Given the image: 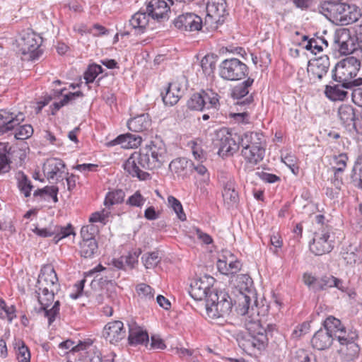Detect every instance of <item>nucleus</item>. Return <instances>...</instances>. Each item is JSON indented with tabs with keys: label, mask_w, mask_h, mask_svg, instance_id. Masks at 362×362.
<instances>
[{
	"label": "nucleus",
	"mask_w": 362,
	"mask_h": 362,
	"mask_svg": "<svg viewBox=\"0 0 362 362\" xmlns=\"http://www.w3.org/2000/svg\"><path fill=\"white\" fill-rule=\"evenodd\" d=\"M168 160L165 144L156 138L149 144L133 153L123 164L124 169L132 177L140 180H148L151 175L144 171L160 168Z\"/></svg>",
	"instance_id": "f257e3e1"
},
{
	"label": "nucleus",
	"mask_w": 362,
	"mask_h": 362,
	"mask_svg": "<svg viewBox=\"0 0 362 362\" xmlns=\"http://www.w3.org/2000/svg\"><path fill=\"white\" fill-rule=\"evenodd\" d=\"M319 12L336 24L349 25L358 21L359 12L354 6L348 4L324 1L319 6Z\"/></svg>",
	"instance_id": "f03ea898"
},
{
	"label": "nucleus",
	"mask_w": 362,
	"mask_h": 362,
	"mask_svg": "<svg viewBox=\"0 0 362 362\" xmlns=\"http://www.w3.org/2000/svg\"><path fill=\"white\" fill-rule=\"evenodd\" d=\"M361 67V61L354 57H346L336 65L332 71V79L346 88L362 85V78H355Z\"/></svg>",
	"instance_id": "7ed1b4c3"
},
{
	"label": "nucleus",
	"mask_w": 362,
	"mask_h": 362,
	"mask_svg": "<svg viewBox=\"0 0 362 362\" xmlns=\"http://www.w3.org/2000/svg\"><path fill=\"white\" fill-rule=\"evenodd\" d=\"M205 302L206 317L217 322L228 316L232 310L231 298L223 291L209 293Z\"/></svg>",
	"instance_id": "20e7f679"
},
{
	"label": "nucleus",
	"mask_w": 362,
	"mask_h": 362,
	"mask_svg": "<svg viewBox=\"0 0 362 362\" xmlns=\"http://www.w3.org/2000/svg\"><path fill=\"white\" fill-rule=\"evenodd\" d=\"M55 291L56 288H42L39 289L37 288L36 290L37 300L41 305L38 309L37 313H43L44 316L48 320L49 325L52 324L59 313V308L61 305L59 300H56L54 303L53 306L50 309H48L54 302Z\"/></svg>",
	"instance_id": "39448f33"
},
{
	"label": "nucleus",
	"mask_w": 362,
	"mask_h": 362,
	"mask_svg": "<svg viewBox=\"0 0 362 362\" xmlns=\"http://www.w3.org/2000/svg\"><path fill=\"white\" fill-rule=\"evenodd\" d=\"M220 76L228 81H238L247 76V66L238 58L232 57L223 60L219 65Z\"/></svg>",
	"instance_id": "423d86ee"
},
{
	"label": "nucleus",
	"mask_w": 362,
	"mask_h": 362,
	"mask_svg": "<svg viewBox=\"0 0 362 362\" xmlns=\"http://www.w3.org/2000/svg\"><path fill=\"white\" fill-rule=\"evenodd\" d=\"M41 38L33 32H23L17 40L18 52L28 60H35L39 57V47Z\"/></svg>",
	"instance_id": "0eeeda50"
},
{
	"label": "nucleus",
	"mask_w": 362,
	"mask_h": 362,
	"mask_svg": "<svg viewBox=\"0 0 362 362\" xmlns=\"http://www.w3.org/2000/svg\"><path fill=\"white\" fill-rule=\"evenodd\" d=\"M215 145L218 146V154L228 156L236 153L239 148L240 134L221 130L216 135Z\"/></svg>",
	"instance_id": "6e6552de"
},
{
	"label": "nucleus",
	"mask_w": 362,
	"mask_h": 362,
	"mask_svg": "<svg viewBox=\"0 0 362 362\" xmlns=\"http://www.w3.org/2000/svg\"><path fill=\"white\" fill-rule=\"evenodd\" d=\"M214 282V278L209 275L195 279L190 284L189 293L196 300H206L209 293L216 292L212 288Z\"/></svg>",
	"instance_id": "1a4fd4ad"
},
{
	"label": "nucleus",
	"mask_w": 362,
	"mask_h": 362,
	"mask_svg": "<svg viewBox=\"0 0 362 362\" xmlns=\"http://www.w3.org/2000/svg\"><path fill=\"white\" fill-rule=\"evenodd\" d=\"M334 46L335 49L344 55L349 54L358 48L356 37H352L350 30L346 28H341L335 32Z\"/></svg>",
	"instance_id": "9d476101"
},
{
	"label": "nucleus",
	"mask_w": 362,
	"mask_h": 362,
	"mask_svg": "<svg viewBox=\"0 0 362 362\" xmlns=\"http://www.w3.org/2000/svg\"><path fill=\"white\" fill-rule=\"evenodd\" d=\"M330 229L327 226L321 231L315 232L313 242L310 244V251L315 255H322L330 252L333 248V241L329 240Z\"/></svg>",
	"instance_id": "9b49d317"
},
{
	"label": "nucleus",
	"mask_w": 362,
	"mask_h": 362,
	"mask_svg": "<svg viewBox=\"0 0 362 362\" xmlns=\"http://www.w3.org/2000/svg\"><path fill=\"white\" fill-rule=\"evenodd\" d=\"M330 66L329 58L327 55L310 60L308 63L307 72L312 83L320 81L328 72Z\"/></svg>",
	"instance_id": "f8f14e48"
},
{
	"label": "nucleus",
	"mask_w": 362,
	"mask_h": 362,
	"mask_svg": "<svg viewBox=\"0 0 362 362\" xmlns=\"http://www.w3.org/2000/svg\"><path fill=\"white\" fill-rule=\"evenodd\" d=\"M25 115L18 112H10L0 110V134H4L15 129L25 120Z\"/></svg>",
	"instance_id": "ddd939ff"
},
{
	"label": "nucleus",
	"mask_w": 362,
	"mask_h": 362,
	"mask_svg": "<svg viewBox=\"0 0 362 362\" xmlns=\"http://www.w3.org/2000/svg\"><path fill=\"white\" fill-rule=\"evenodd\" d=\"M174 25L183 31H198L202 28V18L193 13H186L180 15L173 21Z\"/></svg>",
	"instance_id": "4468645a"
},
{
	"label": "nucleus",
	"mask_w": 362,
	"mask_h": 362,
	"mask_svg": "<svg viewBox=\"0 0 362 362\" xmlns=\"http://www.w3.org/2000/svg\"><path fill=\"white\" fill-rule=\"evenodd\" d=\"M58 277L54 269V267L51 264L44 265L39 274L36 288H56V292L59 290L60 285L58 283Z\"/></svg>",
	"instance_id": "2eb2a0df"
},
{
	"label": "nucleus",
	"mask_w": 362,
	"mask_h": 362,
	"mask_svg": "<svg viewBox=\"0 0 362 362\" xmlns=\"http://www.w3.org/2000/svg\"><path fill=\"white\" fill-rule=\"evenodd\" d=\"M254 79L247 78V80L235 86L232 90V97L237 99L236 104L240 106H250L252 104L254 99L252 95L249 94V89L251 88Z\"/></svg>",
	"instance_id": "dca6fc26"
},
{
	"label": "nucleus",
	"mask_w": 362,
	"mask_h": 362,
	"mask_svg": "<svg viewBox=\"0 0 362 362\" xmlns=\"http://www.w3.org/2000/svg\"><path fill=\"white\" fill-rule=\"evenodd\" d=\"M123 322L119 320L108 322L104 327L103 336L110 344H116L125 337Z\"/></svg>",
	"instance_id": "f3484780"
},
{
	"label": "nucleus",
	"mask_w": 362,
	"mask_h": 362,
	"mask_svg": "<svg viewBox=\"0 0 362 362\" xmlns=\"http://www.w3.org/2000/svg\"><path fill=\"white\" fill-rule=\"evenodd\" d=\"M169 10L168 4L164 0H150L146 5V12L148 16L158 21L168 18Z\"/></svg>",
	"instance_id": "a211bd4d"
},
{
	"label": "nucleus",
	"mask_w": 362,
	"mask_h": 362,
	"mask_svg": "<svg viewBox=\"0 0 362 362\" xmlns=\"http://www.w3.org/2000/svg\"><path fill=\"white\" fill-rule=\"evenodd\" d=\"M239 144L240 147H242V149H254L264 147L263 135L261 133L255 132H246L240 134Z\"/></svg>",
	"instance_id": "6ab92c4d"
},
{
	"label": "nucleus",
	"mask_w": 362,
	"mask_h": 362,
	"mask_svg": "<svg viewBox=\"0 0 362 362\" xmlns=\"http://www.w3.org/2000/svg\"><path fill=\"white\" fill-rule=\"evenodd\" d=\"M238 345L245 351H251L255 349L261 350L266 345L265 337L260 335L259 339H256L249 332L248 333L240 337L238 339Z\"/></svg>",
	"instance_id": "aec40b11"
},
{
	"label": "nucleus",
	"mask_w": 362,
	"mask_h": 362,
	"mask_svg": "<svg viewBox=\"0 0 362 362\" xmlns=\"http://www.w3.org/2000/svg\"><path fill=\"white\" fill-rule=\"evenodd\" d=\"M334 339L323 327L317 330L311 339V345L313 349L323 351L328 349L332 344Z\"/></svg>",
	"instance_id": "412c9836"
},
{
	"label": "nucleus",
	"mask_w": 362,
	"mask_h": 362,
	"mask_svg": "<svg viewBox=\"0 0 362 362\" xmlns=\"http://www.w3.org/2000/svg\"><path fill=\"white\" fill-rule=\"evenodd\" d=\"M358 338V334L356 331L347 332L346 328L341 330L339 334H337L335 339L338 340L341 345H345L352 350V356H355L359 351L358 346L354 342Z\"/></svg>",
	"instance_id": "4be33fe9"
},
{
	"label": "nucleus",
	"mask_w": 362,
	"mask_h": 362,
	"mask_svg": "<svg viewBox=\"0 0 362 362\" xmlns=\"http://www.w3.org/2000/svg\"><path fill=\"white\" fill-rule=\"evenodd\" d=\"M141 140L140 136L128 133L118 136L115 139L110 141L107 145L112 146L120 144L123 148H134L141 144Z\"/></svg>",
	"instance_id": "5701e85b"
},
{
	"label": "nucleus",
	"mask_w": 362,
	"mask_h": 362,
	"mask_svg": "<svg viewBox=\"0 0 362 362\" xmlns=\"http://www.w3.org/2000/svg\"><path fill=\"white\" fill-rule=\"evenodd\" d=\"M151 125V120L148 114H141L130 119L127 122L129 129L134 132L148 130Z\"/></svg>",
	"instance_id": "b1692460"
},
{
	"label": "nucleus",
	"mask_w": 362,
	"mask_h": 362,
	"mask_svg": "<svg viewBox=\"0 0 362 362\" xmlns=\"http://www.w3.org/2000/svg\"><path fill=\"white\" fill-rule=\"evenodd\" d=\"M149 17L146 11H139L134 13L129 20V25L132 27L136 34H142L148 24Z\"/></svg>",
	"instance_id": "393cba45"
},
{
	"label": "nucleus",
	"mask_w": 362,
	"mask_h": 362,
	"mask_svg": "<svg viewBox=\"0 0 362 362\" xmlns=\"http://www.w3.org/2000/svg\"><path fill=\"white\" fill-rule=\"evenodd\" d=\"M248 332L254 337L256 339L260 337V335L265 337L266 344L268 342L269 337L272 336V331L274 326L272 325H267V327H263L259 320L254 321L247 325Z\"/></svg>",
	"instance_id": "a878e982"
},
{
	"label": "nucleus",
	"mask_w": 362,
	"mask_h": 362,
	"mask_svg": "<svg viewBox=\"0 0 362 362\" xmlns=\"http://www.w3.org/2000/svg\"><path fill=\"white\" fill-rule=\"evenodd\" d=\"M149 337L148 332L140 327H129L128 342L131 346L148 344Z\"/></svg>",
	"instance_id": "bb28decb"
},
{
	"label": "nucleus",
	"mask_w": 362,
	"mask_h": 362,
	"mask_svg": "<svg viewBox=\"0 0 362 362\" xmlns=\"http://www.w3.org/2000/svg\"><path fill=\"white\" fill-rule=\"evenodd\" d=\"M223 198L224 204L228 209L237 206L239 202V196L238 192L235 190V184L233 182L228 181L225 185L223 192Z\"/></svg>",
	"instance_id": "cd10ccee"
},
{
	"label": "nucleus",
	"mask_w": 362,
	"mask_h": 362,
	"mask_svg": "<svg viewBox=\"0 0 362 362\" xmlns=\"http://www.w3.org/2000/svg\"><path fill=\"white\" fill-rule=\"evenodd\" d=\"M336 287L339 290L344 291L343 282L339 279L333 276H324L318 279L315 286V292L326 290L329 288Z\"/></svg>",
	"instance_id": "c85d7f7f"
},
{
	"label": "nucleus",
	"mask_w": 362,
	"mask_h": 362,
	"mask_svg": "<svg viewBox=\"0 0 362 362\" xmlns=\"http://www.w3.org/2000/svg\"><path fill=\"white\" fill-rule=\"evenodd\" d=\"M11 146L8 143H0V174L9 172L11 170Z\"/></svg>",
	"instance_id": "c756f323"
},
{
	"label": "nucleus",
	"mask_w": 362,
	"mask_h": 362,
	"mask_svg": "<svg viewBox=\"0 0 362 362\" xmlns=\"http://www.w3.org/2000/svg\"><path fill=\"white\" fill-rule=\"evenodd\" d=\"M340 120L346 127H355L356 114L354 108L349 105H341L338 110Z\"/></svg>",
	"instance_id": "7c9ffc66"
},
{
	"label": "nucleus",
	"mask_w": 362,
	"mask_h": 362,
	"mask_svg": "<svg viewBox=\"0 0 362 362\" xmlns=\"http://www.w3.org/2000/svg\"><path fill=\"white\" fill-rule=\"evenodd\" d=\"M207 16L216 21H219L220 18L225 15L226 2L224 0L219 1H212L206 6Z\"/></svg>",
	"instance_id": "2f4dec72"
},
{
	"label": "nucleus",
	"mask_w": 362,
	"mask_h": 362,
	"mask_svg": "<svg viewBox=\"0 0 362 362\" xmlns=\"http://www.w3.org/2000/svg\"><path fill=\"white\" fill-rule=\"evenodd\" d=\"M180 90L175 83H169L165 93H161L162 100L166 105H175L180 97Z\"/></svg>",
	"instance_id": "473e14b6"
},
{
	"label": "nucleus",
	"mask_w": 362,
	"mask_h": 362,
	"mask_svg": "<svg viewBox=\"0 0 362 362\" xmlns=\"http://www.w3.org/2000/svg\"><path fill=\"white\" fill-rule=\"evenodd\" d=\"M265 148H245L241 150V154L245 160L251 164L257 165L262 161L264 157Z\"/></svg>",
	"instance_id": "72a5a7b5"
},
{
	"label": "nucleus",
	"mask_w": 362,
	"mask_h": 362,
	"mask_svg": "<svg viewBox=\"0 0 362 362\" xmlns=\"http://www.w3.org/2000/svg\"><path fill=\"white\" fill-rule=\"evenodd\" d=\"M341 83L331 86L326 85L325 94L331 100H344L347 95V91L344 90Z\"/></svg>",
	"instance_id": "f704fd0d"
},
{
	"label": "nucleus",
	"mask_w": 362,
	"mask_h": 362,
	"mask_svg": "<svg viewBox=\"0 0 362 362\" xmlns=\"http://www.w3.org/2000/svg\"><path fill=\"white\" fill-rule=\"evenodd\" d=\"M124 197L125 192L122 189H117L110 191L105 196L104 205L110 209L112 206L122 203Z\"/></svg>",
	"instance_id": "c9c22d12"
},
{
	"label": "nucleus",
	"mask_w": 362,
	"mask_h": 362,
	"mask_svg": "<svg viewBox=\"0 0 362 362\" xmlns=\"http://www.w3.org/2000/svg\"><path fill=\"white\" fill-rule=\"evenodd\" d=\"M323 328L329 332L332 337L335 339L337 334L344 329V326L341 324L339 319L333 316H329L323 322Z\"/></svg>",
	"instance_id": "e433bc0d"
},
{
	"label": "nucleus",
	"mask_w": 362,
	"mask_h": 362,
	"mask_svg": "<svg viewBox=\"0 0 362 362\" xmlns=\"http://www.w3.org/2000/svg\"><path fill=\"white\" fill-rule=\"evenodd\" d=\"M80 254L84 258H91L98 251V243L96 240L81 241L79 244Z\"/></svg>",
	"instance_id": "4c0bfd02"
},
{
	"label": "nucleus",
	"mask_w": 362,
	"mask_h": 362,
	"mask_svg": "<svg viewBox=\"0 0 362 362\" xmlns=\"http://www.w3.org/2000/svg\"><path fill=\"white\" fill-rule=\"evenodd\" d=\"M350 178L354 187L362 189V156L358 158L353 168Z\"/></svg>",
	"instance_id": "58836bf2"
},
{
	"label": "nucleus",
	"mask_w": 362,
	"mask_h": 362,
	"mask_svg": "<svg viewBox=\"0 0 362 362\" xmlns=\"http://www.w3.org/2000/svg\"><path fill=\"white\" fill-rule=\"evenodd\" d=\"M202 96L205 100V107L206 109H216L219 105L218 95L211 89L203 90L201 91Z\"/></svg>",
	"instance_id": "ea45409f"
},
{
	"label": "nucleus",
	"mask_w": 362,
	"mask_h": 362,
	"mask_svg": "<svg viewBox=\"0 0 362 362\" xmlns=\"http://www.w3.org/2000/svg\"><path fill=\"white\" fill-rule=\"evenodd\" d=\"M83 96V93L81 91H76L75 93H69L64 95L63 99L59 102L54 103L52 106V115H55L56 112L63 106L67 105L69 102L75 100L78 97Z\"/></svg>",
	"instance_id": "a19ab883"
},
{
	"label": "nucleus",
	"mask_w": 362,
	"mask_h": 362,
	"mask_svg": "<svg viewBox=\"0 0 362 362\" xmlns=\"http://www.w3.org/2000/svg\"><path fill=\"white\" fill-rule=\"evenodd\" d=\"M136 291L141 300L154 302V290L146 284H139L136 286Z\"/></svg>",
	"instance_id": "79ce46f5"
},
{
	"label": "nucleus",
	"mask_w": 362,
	"mask_h": 362,
	"mask_svg": "<svg viewBox=\"0 0 362 362\" xmlns=\"http://www.w3.org/2000/svg\"><path fill=\"white\" fill-rule=\"evenodd\" d=\"M214 54H206L201 61V66L206 76H211L216 69V58Z\"/></svg>",
	"instance_id": "37998d69"
},
{
	"label": "nucleus",
	"mask_w": 362,
	"mask_h": 362,
	"mask_svg": "<svg viewBox=\"0 0 362 362\" xmlns=\"http://www.w3.org/2000/svg\"><path fill=\"white\" fill-rule=\"evenodd\" d=\"M341 255L346 264L353 266L360 262V255L356 252V249L352 246H349L342 252Z\"/></svg>",
	"instance_id": "c03bdc74"
},
{
	"label": "nucleus",
	"mask_w": 362,
	"mask_h": 362,
	"mask_svg": "<svg viewBox=\"0 0 362 362\" xmlns=\"http://www.w3.org/2000/svg\"><path fill=\"white\" fill-rule=\"evenodd\" d=\"M205 100H204L201 92L193 94L187 100V107L192 110H203L205 107Z\"/></svg>",
	"instance_id": "a18cd8bd"
},
{
	"label": "nucleus",
	"mask_w": 362,
	"mask_h": 362,
	"mask_svg": "<svg viewBox=\"0 0 362 362\" xmlns=\"http://www.w3.org/2000/svg\"><path fill=\"white\" fill-rule=\"evenodd\" d=\"M291 362H316V360L310 351L300 349L294 353Z\"/></svg>",
	"instance_id": "49530a36"
},
{
	"label": "nucleus",
	"mask_w": 362,
	"mask_h": 362,
	"mask_svg": "<svg viewBox=\"0 0 362 362\" xmlns=\"http://www.w3.org/2000/svg\"><path fill=\"white\" fill-rule=\"evenodd\" d=\"M90 344L87 343V350L84 354H81L83 357V362H102V354L96 348L90 347Z\"/></svg>",
	"instance_id": "de8ad7c7"
},
{
	"label": "nucleus",
	"mask_w": 362,
	"mask_h": 362,
	"mask_svg": "<svg viewBox=\"0 0 362 362\" xmlns=\"http://www.w3.org/2000/svg\"><path fill=\"white\" fill-rule=\"evenodd\" d=\"M55 234L54 240L55 243H58L62 238H66L70 235H75L74 228L71 223L66 226H54Z\"/></svg>",
	"instance_id": "09e8293b"
},
{
	"label": "nucleus",
	"mask_w": 362,
	"mask_h": 362,
	"mask_svg": "<svg viewBox=\"0 0 362 362\" xmlns=\"http://www.w3.org/2000/svg\"><path fill=\"white\" fill-rule=\"evenodd\" d=\"M161 257L158 251L146 253L142 256V261L146 269L154 268L160 262Z\"/></svg>",
	"instance_id": "8fccbe9b"
},
{
	"label": "nucleus",
	"mask_w": 362,
	"mask_h": 362,
	"mask_svg": "<svg viewBox=\"0 0 362 362\" xmlns=\"http://www.w3.org/2000/svg\"><path fill=\"white\" fill-rule=\"evenodd\" d=\"M191 164L192 162H189L185 158H177L170 162L169 168L175 173L181 175L188 166L191 165Z\"/></svg>",
	"instance_id": "3c124183"
},
{
	"label": "nucleus",
	"mask_w": 362,
	"mask_h": 362,
	"mask_svg": "<svg viewBox=\"0 0 362 362\" xmlns=\"http://www.w3.org/2000/svg\"><path fill=\"white\" fill-rule=\"evenodd\" d=\"M18 187L25 197L30 196L33 186L30 180L23 173H21V177H18Z\"/></svg>",
	"instance_id": "603ef678"
},
{
	"label": "nucleus",
	"mask_w": 362,
	"mask_h": 362,
	"mask_svg": "<svg viewBox=\"0 0 362 362\" xmlns=\"http://www.w3.org/2000/svg\"><path fill=\"white\" fill-rule=\"evenodd\" d=\"M65 168V164L61 160H55L54 163H49L45 171L47 170V177L48 180H53L62 168Z\"/></svg>",
	"instance_id": "864d4df0"
},
{
	"label": "nucleus",
	"mask_w": 362,
	"mask_h": 362,
	"mask_svg": "<svg viewBox=\"0 0 362 362\" xmlns=\"http://www.w3.org/2000/svg\"><path fill=\"white\" fill-rule=\"evenodd\" d=\"M168 202L170 206L176 213L178 218L181 221L186 220V215L183 211L182 205L180 202L173 196H169Z\"/></svg>",
	"instance_id": "5fc2aeb1"
},
{
	"label": "nucleus",
	"mask_w": 362,
	"mask_h": 362,
	"mask_svg": "<svg viewBox=\"0 0 362 362\" xmlns=\"http://www.w3.org/2000/svg\"><path fill=\"white\" fill-rule=\"evenodd\" d=\"M33 134V128L30 124H24L17 127L15 132V138L18 140H24L30 138Z\"/></svg>",
	"instance_id": "6e6d98bb"
},
{
	"label": "nucleus",
	"mask_w": 362,
	"mask_h": 362,
	"mask_svg": "<svg viewBox=\"0 0 362 362\" xmlns=\"http://www.w3.org/2000/svg\"><path fill=\"white\" fill-rule=\"evenodd\" d=\"M103 71V68L100 65L93 64L88 66V69L84 73V79L86 83H92L94 81L98 75Z\"/></svg>",
	"instance_id": "4d7b16f0"
},
{
	"label": "nucleus",
	"mask_w": 362,
	"mask_h": 362,
	"mask_svg": "<svg viewBox=\"0 0 362 362\" xmlns=\"http://www.w3.org/2000/svg\"><path fill=\"white\" fill-rule=\"evenodd\" d=\"M119 277V273L117 269L108 268L107 270H106L105 276L98 279V281L100 286H105L108 284H112L115 279H118Z\"/></svg>",
	"instance_id": "13d9d810"
},
{
	"label": "nucleus",
	"mask_w": 362,
	"mask_h": 362,
	"mask_svg": "<svg viewBox=\"0 0 362 362\" xmlns=\"http://www.w3.org/2000/svg\"><path fill=\"white\" fill-rule=\"evenodd\" d=\"M333 160L336 166L332 167V171L344 172L346 167L348 156L346 153H340L333 156Z\"/></svg>",
	"instance_id": "bf43d9fd"
},
{
	"label": "nucleus",
	"mask_w": 362,
	"mask_h": 362,
	"mask_svg": "<svg viewBox=\"0 0 362 362\" xmlns=\"http://www.w3.org/2000/svg\"><path fill=\"white\" fill-rule=\"evenodd\" d=\"M238 312L240 315H245L249 313L250 306L251 303L250 297L241 293L238 298Z\"/></svg>",
	"instance_id": "052dcab7"
},
{
	"label": "nucleus",
	"mask_w": 362,
	"mask_h": 362,
	"mask_svg": "<svg viewBox=\"0 0 362 362\" xmlns=\"http://www.w3.org/2000/svg\"><path fill=\"white\" fill-rule=\"evenodd\" d=\"M0 317L7 318L9 322L16 317L15 308L13 306L6 307V303L2 299H0Z\"/></svg>",
	"instance_id": "680f3d73"
},
{
	"label": "nucleus",
	"mask_w": 362,
	"mask_h": 362,
	"mask_svg": "<svg viewBox=\"0 0 362 362\" xmlns=\"http://www.w3.org/2000/svg\"><path fill=\"white\" fill-rule=\"evenodd\" d=\"M74 341L72 340L68 339L64 341H62L59 344V346L61 349H69L73 352H78L81 351H85L87 349V343L86 342H80L77 345L73 346Z\"/></svg>",
	"instance_id": "e2e57ef3"
},
{
	"label": "nucleus",
	"mask_w": 362,
	"mask_h": 362,
	"mask_svg": "<svg viewBox=\"0 0 362 362\" xmlns=\"http://www.w3.org/2000/svg\"><path fill=\"white\" fill-rule=\"evenodd\" d=\"M146 199L139 191H136L126 201V204L130 206L141 208L145 203Z\"/></svg>",
	"instance_id": "0e129e2a"
},
{
	"label": "nucleus",
	"mask_w": 362,
	"mask_h": 362,
	"mask_svg": "<svg viewBox=\"0 0 362 362\" xmlns=\"http://www.w3.org/2000/svg\"><path fill=\"white\" fill-rule=\"evenodd\" d=\"M238 279L240 289L250 293L253 284L252 278L248 274H240L238 276Z\"/></svg>",
	"instance_id": "69168bd1"
},
{
	"label": "nucleus",
	"mask_w": 362,
	"mask_h": 362,
	"mask_svg": "<svg viewBox=\"0 0 362 362\" xmlns=\"http://www.w3.org/2000/svg\"><path fill=\"white\" fill-rule=\"evenodd\" d=\"M110 211L109 209H103L91 214L89 221L91 223L101 222L105 223L106 219L109 217Z\"/></svg>",
	"instance_id": "338daca9"
},
{
	"label": "nucleus",
	"mask_w": 362,
	"mask_h": 362,
	"mask_svg": "<svg viewBox=\"0 0 362 362\" xmlns=\"http://www.w3.org/2000/svg\"><path fill=\"white\" fill-rule=\"evenodd\" d=\"M310 325L308 322H304L301 325L296 327V328L292 332V337L294 339H298L300 337L305 335L310 330Z\"/></svg>",
	"instance_id": "774afa93"
}]
</instances>
